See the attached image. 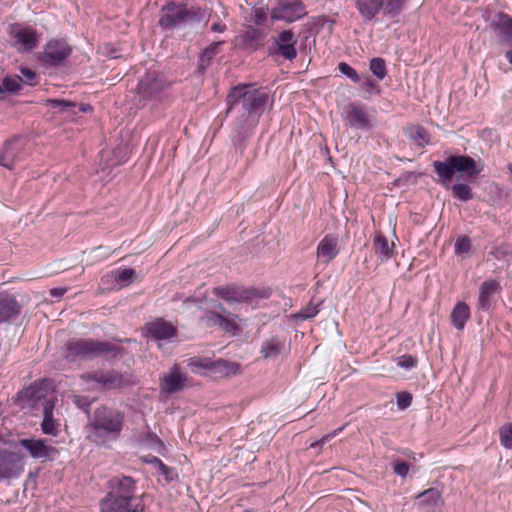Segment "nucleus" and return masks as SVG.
Instances as JSON below:
<instances>
[{"label": "nucleus", "mask_w": 512, "mask_h": 512, "mask_svg": "<svg viewBox=\"0 0 512 512\" xmlns=\"http://www.w3.org/2000/svg\"><path fill=\"white\" fill-rule=\"evenodd\" d=\"M433 168L438 176V183L445 187L453 180L455 174L475 179L483 171V167L478 166L468 155H451L444 161H434Z\"/></svg>", "instance_id": "39448f33"}, {"label": "nucleus", "mask_w": 512, "mask_h": 512, "mask_svg": "<svg viewBox=\"0 0 512 512\" xmlns=\"http://www.w3.org/2000/svg\"><path fill=\"white\" fill-rule=\"evenodd\" d=\"M417 505L423 512H436L443 504L441 493L436 488H429L416 497Z\"/></svg>", "instance_id": "a878e982"}, {"label": "nucleus", "mask_w": 512, "mask_h": 512, "mask_svg": "<svg viewBox=\"0 0 512 512\" xmlns=\"http://www.w3.org/2000/svg\"><path fill=\"white\" fill-rule=\"evenodd\" d=\"M214 294L227 302L240 303L250 302L255 298L266 299L270 296L267 289L240 288L236 286L216 287Z\"/></svg>", "instance_id": "6e6552de"}, {"label": "nucleus", "mask_w": 512, "mask_h": 512, "mask_svg": "<svg viewBox=\"0 0 512 512\" xmlns=\"http://www.w3.org/2000/svg\"><path fill=\"white\" fill-rule=\"evenodd\" d=\"M451 322L455 329L462 331L470 318V308L465 302H458L451 311Z\"/></svg>", "instance_id": "7c9ffc66"}, {"label": "nucleus", "mask_w": 512, "mask_h": 512, "mask_svg": "<svg viewBox=\"0 0 512 512\" xmlns=\"http://www.w3.org/2000/svg\"><path fill=\"white\" fill-rule=\"evenodd\" d=\"M124 424V412L102 405L89 418L86 426L87 439L98 447L109 448L120 439Z\"/></svg>", "instance_id": "f03ea898"}, {"label": "nucleus", "mask_w": 512, "mask_h": 512, "mask_svg": "<svg viewBox=\"0 0 512 512\" xmlns=\"http://www.w3.org/2000/svg\"><path fill=\"white\" fill-rule=\"evenodd\" d=\"M508 171L512 174V162L507 165Z\"/></svg>", "instance_id": "052dcab7"}, {"label": "nucleus", "mask_w": 512, "mask_h": 512, "mask_svg": "<svg viewBox=\"0 0 512 512\" xmlns=\"http://www.w3.org/2000/svg\"><path fill=\"white\" fill-rule=\"evenodd\" d=\"M369 68L371 73L379 80H383L387 75L386 62L383 58H372L370 60Z\"/></svg>", "instance_id": "e433bc0d"}, {"label": "nucleus", "mask_w": 512, "mask_h": 512, "mask_svg": "<svg viewBox=\"0 0 512 512\" xmlns=\"http://www.w3.org/2000/svg\"><path fill=\"white\" fill-rule=\"evenodd\" d=\"M46 396V388L43 382H34L18 392V399L22 402L34 403Z\"/></svg>", "instance_id": "c756f323"}, {"label": "nucleus", "mask_w": 512, "mask_h": 512, "mask_svg": "<svg viewBox=\"0 0 512 512\" xmlns=\"http://www.w3.org/2000/svg\"><path fill=\"white\" fill-rule=\"evenodd\" d=\"M47 104L54 108L58 109L62 113H76L77 104L75 102L65 100V99H48Z\"/></svg>", "instance_id": "c9c22d12"}, {"label": "nucleus", "mask_w": 512, "mask_h": 512, "mask_svg": "<svg viewBox=\"0 0 512 512\" xmlns=\"http://www.w3.org/2000/svg\"><path fill=\"white\" fill-rule=\"evenodd\" d=\"M76 109L80 112H87L88 110H91V106L89 104H80L77 105Z\"/></svg>", "instance_id": "13d9d810"}, {"label": "nucleus", "mask_w": 512, "mask_h": 512, "mask_svg": "<svg viewBox=\"0 0 512 512\" xmlns=\"http://www.w3.org/2000/svg\"><path fill=\"white\" fill-rule=\"evenodd\" d=\"M338 71L349 78L354 83H359L361 78L357 71L346 62H340L337 66Z\"/></svg>", "instance_id": "79ce46f5"}, {"label": "nucleus", "mask_w": 512, "mask_h": 512, "mask_svg": "<svg viewBox=\"0 0 512 512\" xmlns=\"http://www.w3.org/2000/svg\"><path fill=\"white\" fill-rule=\"evenodd\" d=\"M191 12L182 4L170 2L162 8L158 25L162 30H174L184 24Z\"/></svg>", "instance_id": "f8f14e48"}, {"label": "nucleus", "mask_w": 512, "mask_h": 512, "mask_svg": "<svg viewBox=\"0 0 512 512\" xmlns=\"http://www.w3.org/2000/svg\"><path fill=\"white\" fill-rule=\"evenodd\" d=\"M10 35L16 44L20 46L19 50L21 51H32L38 45L36 31L32 28L15 24L11 27Z\"/></svg>", "instance_id": "6ab92c4d"}, {"label": "nucleus", "mask_w": 512, "mask_h": 512, "mask_svg": "<svg viewBox=\"0 0 512 512\" xmlns=\"http://www.w3.org/2000/svg\"><path fill=\"white\" fill-rule=\"evenodd\" d=\"M243 512H254L252 509H246Z\"/></svg>", "instance_id": "680f3d73"}, {"label": "nucleus", "mask_w": 512, "mask_h": 512, "mask_svg": "<svg viewBox=\"0 0 512 512\" xmlns=\"http://www.w3.org/2000/svg\"><path fill=\"white\" fill-rule=\"evenodd\" d=\"M500 442L506 449H512V423L504 424L499 431Z\"/></svg>", "instance_id": "37998d69"}, {"label": "nucleus", "mask_w": 512, "mask_h": 512, "mask_svg": "<svg viewBox=\"0 0 512 512\" xmlns=\"http://www.w3.org/2000/svg\"><path fill=\"white\" fill-rule=\"evenodd\" d=\"M71 53L72 48L65 40L52 39L46 43L38 59L46 67H57L62 65Z\"/></svg>", "instance_id": "1a4fd4ad"}, {"label": "nucleus", "mask_w": 512, "mask_h": 512, "mask_svg": "<svg viewBox=\"0 0 512 512\" xmlns=\"http://www.w3.org/2000/svg\"><path fill=\"white\" fill-rule=\"evenodd\" d=\"M108 489L100 502L101 512H143L140 503H134L135 481L132 477H112Z\"/></svg>", "instance_id": "7ed1b4c3"}, {"label": "nucleus", "mask_w": 512, "mask_h": 512, "mask_svg": "<svg viewBox=\"0 0 512 512\" xmlns=\"http://www.w3.org/2000/svg\"><path fill=\"white\" fill-rule=\"evenodd\" d=\"M340 252L338 238L332 234L325 235L317 245V258L323 264L334 260Z\"/></svg>", "instance_id": "b1692460"}, {"label": "nucleus", "mask_w": 512, "mask_h": 512, "mask_svg": "<svg viewBox=\"0 0 512 512\" xmlns=\"http://www.w3.org/2000/svg\"><path fill=\"white\" fill-rule=\"evenodd\" d=\"M216 308H218L222 313L221 314L217 311H207L202 317L201 322L206 327H219L223 331L231 334H236L239 332V326L236 323L235 319L237 318L236 315L228 312L224 306L219 303Z\"/></svg>", "instance_id": "9b49d317"}, {"label": "nucleus", "mask_w": 512, "mask_h": 512, "mask_svg": "<svg viewBox=\"0 0 512 512\" xmlns=\"http://www.w3.org/2000/svg\"><path fill=\"white\" fill-rule=\"evenodd\" d=\"M410 467L411 465L405 461L396 460L393 462V471L401 478H405L408 475Z\"/></svg>", "instance_id": "c03bdc74"}, {"label": "nucleus", "mask_w": 512, "mask_h": 512, "mask_svg": "<svg viewBox=\"0 0 512 512\" xmlns=\"http://www.w3.org/2000/svg\"><path fill=\"white\" fill-rule=\"evenodd\" d=\"M355 7L364 22H371L381 11L391 18L399 15L387 10V0H355Z\"/></svg>", "instance_id": "a211bd4d"}, {"label": "nucleus", "mask_w": 512, "mask_h": 512, "mask_svg": "<svg viewBox=\"0 0 512 512\" xmlns=\"http://www.w3.org/2000/svg\"><path fill=\"white\" fill-rule=\"evenodd\" d=\"M20 72L24 78V81L28 85H33L36 79V72L28 67H21Z\"/></svg>", "instance_id": "8fccbe9b"}, {"label": "nucleus", "mask_w": 512, "mask_h": 512, "mask_svg": "<svg viewBox=\"0 0 512 512\" xmlns=\"http://www.w3.org/2000/svg\"><path fill=\"white\" fill-rule=\"evenodd\" d=\"M65 359L69 362L91 361L98 357L116 359L120 356L122 348L108 341L92 338H73L67 341Z\"/></svg>", "instance_id": "20e7f679"}, {"label": "nucleus", "mask_w": 512, "mask_h": 512, "mask_svg": "<svg viewBox=\"0 0 512 512\" xmlns=\"http://www.w3.org/2000/svg\"><path fill=\"white\" fill-rule=\"evenodd\" d=\"M342 430H343V427H340V428L336 429L334 432L329 433V434L323 436L320 440H317V441L311 443L310 444V448H317V447L322 446L325 442L331 440L333 437H335Z\"/></svg>", "instance_id": "3c124183"}, {"label": "nucleus", "mask_w": 512, "mask_h": 512, "mask_svg": "<svg viewBox=\"0 0 512 512\" xmlns=\"http://www.w3.org/2000/svg\"><path fill=\"white\" fill-rule=\"evenodd\" d=\"M75 404L85 410L90 407V402L86 398L80 396L75 397Z\"/></svg>", "instance_id": "864d4df0"}, {"label": "nucleus", "mask_w": 512, "mask_h": 512, "mask_svg": "<svg viewBox=\"0 0 512 512\" xmlns=\"http://www.w3.org/2000/svg\"><path fill=\"white\" fill-rule=\"evenodd\" d=\"M296 43L297 41L292 30H284L274 39V44L270 48V54L279 55L286 60L292 61L297 57Z\"/></svg>", "instance_id": "f3484780"}, {"label": "nucleus", "mask_w": 512, "mask_h": 512, "mask_svg": "<svg viewBox=\"0 0 512 512\" xmlns=\"http://www.w3.org/2000/svg\"><path fill=\"white\" fill-rule=\"evenodd\" d=\"M471 249V240L468 236H460L454 244V252L457 256L468 254Z\"/></svg>", "instance_id": "a19ab883"}, {"label": "nucleus", "mask_w": 512, "mask_h": 512, "mask_svg": "<svg viewBox=\"0 0 512 512\" xmlns=\"http://www.w3.org/2000/svg\"><path fill=\"white\" fill-rule=\"evenodd\" d=\"M148 334L156 340H168L176 336V328L162 318L152 321L146 326Z\"/></svg>", "instance_id": "bb28decb"}, {"label": "nucleus", "mask_w": 512, "mask_h": 512, "mask_svg": "<svg viewBox=\"0 0 512 512\" xmlns=\"http://www.w3.org/2000/svg\"><path fill=\"white\" fill-rule=\"evenodd\" d=\"M264 33L254 27H248L242 36L243 45L247 49L257 50L264 40Z\"/></svg>", "instance_id": "473e14b6"}, {"label": "nucleus", "mask_w": 512, "mask_h": 512, "mask_svg": "<svg viewBox=\"0 0 512 512\" xmlns=\"http://www.w3.org/2000/svg\"><path fill=\"white\" fill-rule=\"evenodd\" d=\"M398 366L404 369H412L417 366V358L411 355H403L398 359Z\"/></svg>", "instance_id": "09e8293b"}, {"label": "nucleus", "mask_w": 512, "mask_h": 512, "mask_svg": "<svg viewBox=\"0 0 512 512\" xmlns=\"http://www.w3.org/2000/svg\"><path fill=\"white\" fill-rule=\"evenodd\" d=\"M22 141L18 138L7 141L0 152V165L13 170L15 164L20 161L22 153Z\"/></svg>", "instance_id": "5701e85b"}, {"label": "nucleus", "mask_w": 512, "mask_h": 512, "mask_svg": "<svg viewBox=\"0 0 512 512\" xmlns=\"http://www.w3.org/2000/svg\"><path fill=\"white\" fill-rule=\"evenodd\" d=\"M23 306L16 297L6 292H0V324L11 322L19 317Z\"/></svg>", "instance_id": "4be33fe9"}, {"label": "nucleus", "mask_w": 512, "mask_h": 512, "mask_svg": "<svg viewBox=\"0 0 512 512\" xmlns=\"http://www.w3.org/2000/svg\"><path fill=\"white\" fill-rule=\"evenodd\" d=\"M450 189L453 197L461 202H468L473 199V192L468 184L456 183Z\"/></svg>", "instance_id": "f704fd0d"}, {"label": "nucleus", "mask_w": 512, "mask_h": 512, "mask_svg": "<svg viewBox=\"0 0 512 512\" xmlns=\"http://www.w3.org/2000/svg\"><path fill=\"white\" fill-rule=\"evenodd\" d=\"M285 347V343L278 337H271L263 341L260 353L265 359L276 358Z\"/></svg>", "instance_id": "2f4dec72"}, {"label": "nucleus", "mask_w": 512, "mask_h": 512, "mask_svg": "<svg viewBox=\"0 0 512 512\" xmlns=\"http://www.w3.org/2000/svg\"><path fill=\"white\" fill-rule=\"evenodd\" d=\"M407 0H387V10L390 13L400 14L405 8Z\"/></svg>", "instance_id": "de8ad7c7"}, {"label": "nucleus", "mask_w": 512, "mask_h": 512, "mask_svg": "<svg viewBox=\"0 0 512 512\" xmlns=\"http://www.w3.org/2000/svg\"><path fill=\"white\" fill-rule=\"evenodd\" d=\"M394 247V243L389 242L385 235L380 232L375 233L373 250L380 263H385L393 257Z\"/></svg>", "instance_id": "c85d7f7f"}, {"label": "nucleus", "mask_w": 512, "mask_h": 512, "mask_svg": "<svg viewBox=\"0 0 512 512\" xmlns=\"http://www.w3.org/2000/svg\"><path fill=\"white\" fill-rule=\"evenodd\" d=\"M490 27L502 44L511 46L505 52V58L512 65V17L504 12H498L491 21Z\"/></svg>", "instance_id": "ddd939ff"}, {"label": "nucleus", "mask_w": 512, "mask_h": 512, "mask_svg": "<svg viewBox=\"0 0 512 512\" xmlns=\"http://www.w3.org/2000/svg\"><path fill=\"white\" fill-rule=\"evenodd\" d=\"M409 137L414 140L419 146L423 147L429 143V134L421 126L411 128Z\"/></svg>", "instance_id": "ea45409f"}, {"label": "nucleus", "mask_w": 512, "mask_h": 512, "mask_svg": "<svg viewBox=\"0 0 512 512\" xmlns=\"http://www.w3.org/2000/svg\"><path fill=\"white\" fill-rule=\"evenodd\" d=\"M19 444L25 448L34 459H49L56 449L48 446L43 439H21Z\"/></svg>", "instance_id": "393cba45"}, {"label": "nucleus", "mask_w": 512, "mask_h": 512, "mask_svg": "<svg viewBox=\"0 0 512 512\" xmlns=\"http://www.w3.org/2000/svg\"><path fill=\"white\" fill-rule=\"evenodd\" d=\"M188 367L195 374H204L207 371L211 376L227 377L239 373L240 365L235 362L218 359L193 357L188 360Z\"/></svg>", "instance_id": "423d86ee"}, {"label": "nucleus", "mask_w": 512, "mask_h": 512, "mask_svg": "<svg viewBox=\"0 0 512 512\" xmlns=\"http://www.w3.org/2000/svg\"><path fill=\"white\" fill-rule=\"evenodd\" d=\"M21 81L19 76H6L0 85V94L4 92L17 93L21 89Z\"/></svg>", "instance_id": "4c0bfd02"}, {"label": "nucleus", "mask_w": 512, "mask_h": 512, "mask_svg": "<svg viewBox=\"0 0 512 512\" xmlns=\"http://www.w3.org/2000/svg\"><path fill=\"white\" fill-rule=\"evenodd\" d=\"M501 285L495 279L484 281L479 288L477 308L482 311H490L494 305V297L500 293Z\"/></svg>", "instance_id": "aec40b11"}, {"label": "nucleus", "mask_w": 512, "mask_h": 512, "mask_svg": "<svg viewBox=\"0 0 512 512\" xmlns=\"http://www.w3.org/2000/svg\"><path fill=\"white\" fill-rule=\"evenodd\" d=\"M80 379L86 383L90 389L115 390L129 384L124 375L114 369L86 372L80 376Z\"/></svg>", "instance_id": "0eeeda50"}, {"label": "nucleus", "mask_w": 512, "mask_h": 512, "mask_svg": "<svg viewBox=\"0 0 512 512\" xmlns=\"http://www.w3.org/2000/svg\"><path fill=\"white\" fill-rule=\"evenodd\" d=\"M269 101L265 88H257L254 84H239L234 86L227 95L228 112L238 110L239 116L235 121V129L239 138V148L246 147V139L252 135L259 124L260 117Z\"/></svg>", "instance_id": "f257e3e1"}, {"label": "nucleus", "mask_w": 512, "mask_h": 512, "mask_svg": "<svg viewBox=\"0 0 512 512\" xmlns=\"http://www.w3.org/2000/svg\"><path fill=\"white\" fill-rule=\"evenodd\" d=\"M412 403V395L409 392H399L396 395V404L400 410L408 408Z\"/></svg>", "instance_id": "a18cd8bd"}, {"label": "nucleus", "mask_w": 512, "mask_h": 512, "mask_svg": "<svg viewBox=\"0 0 512 512\" xmlns=\"http://www.w3.org/2000/svg\"><path fill=\"white\" fill-rule=\"evenodd\" d=\"M186 381V375L180 372L177 365H174L167 373L160 377V388L163 393L173 394L181 391Z\"/></svg>", "instance_id": "412c9836"}, {"label": "nucleus", "mask_w": 512, "mask_h": 512, "mask_svg": "<svg viewBox=\"0 0 512 512\" xmlns=\"http://www.w3.org/2000/svg\"><path fill=\"white\" fill-rule=\"evenodd\" d=\"M55 403L53 400H45L43 407V420L41 423V430L44 434L50 436H57L59 433L60 423L54 419Z\"/></svg>", "instance_id": "cd10ccee"}, {"label": "nucleus", "mask_w": 512, "mask_h": 512, "mask_svg": "<svg viewBox=\"0 0 512 512\" xmlns=\"http://www.w3.org/2000/svg\"><path fill=\"white\" fill-rule=\"evenodd\" d=\"M363 88L366 92L371 93L377 88V84L370 77H366L363 82Z\"/></svg>", "instance_id": "603ef678"}, {"label": "nucleus", "mask_w": 512, "mask_h": 512, "mask_svg": "<svg viewBox=\"0 0 512 512\" xmlns=\"http://www.w3.org/2000/svg\"><path fill=\"white\" fill-rule=\"evenodd\" d=\"M157 468L161 472L162 475H164L166 478L169 477V473L171 472V469L166 466L162 460H157Z\"/></svg>", "instance_id": "5fc2aeb1"}, {"label": "nucleus", "mask_w": 512, "mask_h": 512, "mask_svg": "<svg viewBox=\"0 0 512 512\" xmlns=\"http://www.w3.org/2000/svg\"><path fill=\"white\" fill-rule=\"evenodd\" d=\"M222 43L223 42H221V41L212 42L209 46H207L203 50V52L201 53L200 58H199V70L202 73H204L206 71V69L209 67V65L211 64V61L213 60L215 55L218 53V49Z\"/></svg>", "instance_id": "72a5a7b5"}, {"label": "nucleus", "mask_w": 512, "mask_h": 512, "mask_svg": "<svg viewBox=\"0 0 512 512\" xmlns=\"http://www.w3.org/2000/svg\"><path fill=\"white\" fill-rule=\"evenodd\" d=\"M114 279L118 284L128 285L132 283L136 272L132 268L118 269L114 271Z\"/></svg>", "instance_id": "58836bf2"}, {"label": "nucleus", "mask_w": 512, "mask_h": 512, "mask_svg": "<svg viewBox=\"0 0 512 512\" xmlns=\"http://www.w3.org/2000/svg\"><path fill=\"white\" fill-rule=\"evenodd\" d=\"M157 460H160V459L157 457H153L150 462L153 463L157 467Z\"/></svg>", "instance_id": "bf43d9fd"}, {"label": "nucleus", "mask_w": 512, "mask_h": 512, "mask_svg": "<svg viewBox=\"0 0 512 512\" xmlns=\"http://www.w3.org/2000/svg\"><path fill=\"white\" fill-rule=\"evenodd\" d=\"M23 471L21 455L7 449L0 450V480L19 478Z\"/></svg>", "instance_id": "4468645a"}, {"label": "nucleus", "mask_w": 512, "mask_h": 512, "mask_svg": "<svg viewBox=\"0 0 512 512\" xmlns=\"http://www.w3.org/2000/svg\"><path fill=\"white\" fill-rule=\"evenodd\" d=\"M66 291V288L56 287L50 290V295L54 298H61Z\"/></svg>", "instance_id": "6e6d98bb"}, {"label": "nucleus", "mask_w": 512, "mask_h": 512, "mask_svg": "<svg viewBox=\"0 0 512 512\" xmlns=\"http://www.w3.org/2000/svg\"><path fill=\"white\" fill-rule=\"evenodd\" d=\"M318 312H319L318 305H314L313 303H310L309 305H307L304 309H302L299 312L298 317L302 320H306V319L316 316L318 314Z\"/></svg>", "instance_id": "49530a36"}, {"label": "nucleus", "mask_w": 512, "mask_h": 512, "mask_svg": "<svg viewBox=\"0 0 512 512\" xmlns=\"http://www.w3.org/2000/svg\"><path fill=\"white\" fill-rule=\"evenodd\" d=\"M168 86L169 83L156 72H148L139 81L137 89L142 98L151 100L157 98Z\"/></svg>", "instance_id": "dca6fc26"}, {"label": "nucleus", "mask_w": 512, "mask_h": 512, "mask_svg": "<svg viewBox=\"0 0 512 512\" xmlns=\"http://www.w3.org/2000/svg\"><path fill=\"white\" fill-rule=\"evenodd\" d=\"M226 29V26L225 25H222L220 23H213L212 26H211V30L213 32H223L224 30Z\"/></svg>", "instance_id": "4d7b16f0"}, {"label": "nucleus", "mask_w": 512, "mask_h": 512, "mask_svg": "<svg viewBox=\"0 0 512 512\" xmlns=\"http://www.w3.org/2000/svg\"><path fill=\"white\" fill-rule=\"evenodd\" d=\"M307 14L306 6L301 0H276L270 11L273 21L293 23Z\"/></svg>", "instance_id": "9d476101"}, {"label": "nucleus", "mask_w": 512, "mask_h": 512, "mask_svg": "<svg viewBox=\"0 0 512 512\" xmlns=\"http://www.w3.org/2000/svg\"><path fill=\"white\" fill-rule=\"evenodd\" d=\"M343 119L353 129L369 131L373 127L365 107L354 103H350L344 108Z\"/></svg>", "instance_id": "2eb2a0df"}]
</instances>
